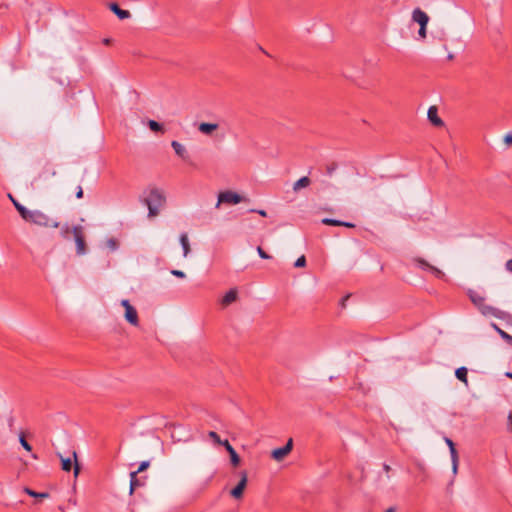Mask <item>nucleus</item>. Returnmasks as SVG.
Masks as SVG:
<instances>
[{"label":"nucleus","mask_w":512,"mask_h":512,"mask_svg":"<svg viewBox=\"0 0 512 512\" xmlns=\"http://www.w3.org/2000/svg\"><path fill=\"white\" fill-rule=\"evenodd\" d=\"M468 295L471 302L484 316H494L498 319L504 320L509 324H512V314L487 305L485 303V298L475 291L470 290Z\"/></svg>","instance_id":"nucleus-1"},{"label":"nucleus","mask_w":512,"mask_h":512,"mask_svg":"<svg viewBox=\"0 0 512 512\" xmlns=\"http://www.w3.org/2000/svg\"><path fill=\"white\" fill-rule=\"evenodd\" d=\"M143 202L148 207V216L155 217L159 214V208L165 204L166 198L160 189L153 187L148 190V195Z\"/></svg>","instance_id":"nucleus-2"},{"label":"nucleus","mask_w":512,"mask_h":512,"mask_svg":"<svg viewBox=\"0 0 512 512\" xmlns=\"http://www.w3.org/2000/svg\"><path fill=\"white\" fill-rule=\"evenodd\" d=\"M23 219L27 222L33 223L38 226L43 227H54L57 228L59 226L58 222L52 221L46 214L39 210H28V214L25 215Z\"/></svg>","instance_id":"nucleus-3"},{"label":"nucleus","mask_w":512,"mask_h":512,"mask_svg":"<svg viewBox=\"0 0 512 512\" xmlns=\"http://www.w3.org/2000/svg\"><path fill=\"white\" fill-rule=\"evenodd\" d=\"M242 201H245V198L242 197L240 194L231 190H226L219 193L216 208H218L220 204L236 205L241 203Z\"/></svg>","instance_id":"nucleus-4"},{"label":"nucleus","mask_w":512,"mask_h":512,"mask_svg":"<svg viewBox=\"0 0 512 512\" xmlns=\"http://www.w3.org/2000/svg\"><path fill=\"white\" fill-rule=\"evenodd\" d=\"M72 233L76 242L77 255H84L87 251L84 229L82 226L77 225L72 228Z\"/></svg>","instance_id":"nucleus-5"},{"label":"nucleus","mask_w":512,"mask_h":512,"mask_svg":"<svg viewBox=\"0 0 512 512\" xmlns=\"http://www.w3.org/2000/svg\"><path fill=\"white\" fill-rule=\"evenodd\" d=\"M121 305L125 308V319L128 323H130L133 326L139 325V318L137 310L134 306H132L127 299H123L121 301Z\"/></svg>","instance_id":"nucleus-6"},{"label":"nucleus","mask_w":512,"mask_h":512,"mask_svg":"<svg viewBox=\"0 0 512 512\" xmlns=\"http://www.w3.org/2000/svg\"><path fill=\"white\" fill-rule=\"evenodd\" d=\"M241 479L238 484L230 491V494L235 499H240L243 496V492L247 486L248 473L246 470L240 472Z\"/></svg>","instance_id":"nucleus-7"},{"label":"nucleus","mask_w":512,"mask_h":512,"mask_svg":"<svg viewBox=\"0 0 512 512\" xmlns=\"http://www.w3.org/2000/svg\"><path fill=\"white\" fill-rule=\"evenodd\" d=\"M292 448L293 439L289 438L283 447L274 449L271 453V456L276 461H282L292 451Z\"/></svg>","instance_id":"nucleus-8"},{"label":"nucleus","mask_w":512,"mask_h":512,"mask_svg":"<svg viewBox=\"0 0 512 512\" xmlns=\"http://www.w3.org/2000/svg\"><path fill=\"white\" fill-rule=\"evenodd\" d=\"M60 456V459H61V469L65 472H70L71 469L73 468L74 470V476L77 477L80 473V466L77 462V454L76 452L74 451L73 452V457L75 458V464L73 465L72 464V460L71 458H63L61 455Z\"/></svg>","instance_id":"nucleus-9"},{"label":"nucleus","mask_w":512,"mask_h":512,"mask_svg":"<svg viewBox=\"0 0 512 512\" xmlns=\"http://www.w3.org/2000/svg\"><path fill=\"white\" fill-rule=\"evenodd\" d=\"M428 120L435 127H443L444 122L438 115V108L436 106H430L427 112Z\"/></svg>","instance_id":"nucleus-10"},{"label":"nucleus","mask_w":512,"mask_h":512,"mask_svg":"<svg viewBox=\"0 0 512 512\" xmlns=\"http://www.w3.org/2000/svg\"><path fill=\"white\" fill-rule=\"evenodd\" d=\"M412 20L419 24V26H427L429 16L420 8H415L412 12Z\"/></svg>","instance_id":"nucleus-11"},{"label":"nucleus","mask_w":512,"mask_h":512,"mask_svg":"<svg viewBox=\"0 0 512 512\" xmlns=\"http://www.w3.org/2000/svg\"><path fill=\"white\" fill-rule=\"evenodd\" d=\"M223 446L225 447V449L227 450L228 454L230 455L231 464L234 467H237L240 464V461H241L239 455L237 454V452L235 451V449L232 447V445L229 443L228 440H224L223 441Z\"/></svg>","instance_id":"nucleus-12"},{"label":"nucleus","mask_w":512,"mask_h":512,"mask_svg":"<svg viewBox=\"0 0 512 512\" xmlns=\"http://www.w3.org/2000/svg\"><path fill=\"white\" fill-rule=\"evenodd\" d=\"M109 9L117 15V17L121 20H124V19H128L131 14L128 10H123L119 7V5L117 3H110L109 4Z\"/></svg>","instance_id":"nucleus-13"},{"label":"nucleus","mask_w":512,"mask_h":512,"mask_svg":"<svg viewBox=\"0 0 512 512\" xmlns=\"http://www.w3.org/2000/svg\"><path fill=\"white\" fill-rule=\"evenodd\" d=\"M171 146L174 149L175 153L179 157H181L183 160H187V158H188L187 151H186L185 147L181 143H179L178 141L174 140V141H172Z\"/></svg>","instance_id":"nucleus-14"},{"label":"nucleus","mask_w":512,"mask_h":512,"mask_svg":"<svg viewBox=\"0 0 512 512\" xmlns=\"http://www.w3.org/2000/svg\"><path fill=\"white\" fill-rule=\"evenodd\" d=\"M237 290L235 288L230 289L222 298V305L228 306L237 299Z\"/></svg>","instance_id":"nucleus-15"},{"label":"nucleus","mask_w":512,"mask_h":512,"mask_svg":"<svg viewBox=\"0 0 512 512\" xmlns=\"http://www.w3.org/2000/svg\"><path fill=\"white\" fill-rule=\"evenodd\" d=\"M8 198L13 202L16 210L19 212L20 216L22 218L26 217L25 215L28 214V209L23 206L22 204H20L13 196L11 193H8Z\"/></svg>","instance_id":"nucleus-16"},{"label":"nucleus","mask_w":512,"mask_h":512,"mask_svg":"<svg viewBox=\"0 0 512 512\" xmlns=\"http://www.w3.org/2000/svg\"><path fill=\"white\" fill-rule=\"evenodd\" d=\"M311 180L307 176L301 177L299 180H297L293 185V190L295 192L299 191L302 188H306L310 185Z\"/></svg>","instance_id":"nucleus-17"},{"label":"nucleus","mask_w":512,"mask_h":512,"mask_svg":"<svg viewBox=\"0 0 512 512\" xmlns=\"http://www.w3.org/2000/svg\"><path fill=\"white\" fill-rule=\"evenodd\" d=\"M23 491L30 497L39 498V499H46V498H49V496H50L48 492H36L29 487H24Z\"/></svg>","instance_id":"nucleus-18"},{"label":"nucleus","mask_w":512,"mask_h":512,"mask_svg":"<svg viewBox=\"0 0 512 512\" xmlns=\"http://www.w3.org/2000/svg\"><path fill=\"white\" fill-rule=\"evenodd\" d=\"M218 128V124L216 123H206L203 122L199 125V131L204 134H210Z\"/></svg>","instance_id":"nucleus-19"},{"label":"nucleus","mask_w":512,"mask_h":512,"mask_svg":"<svg viewBox=\"0 0 512 512\" xmlns=\"http://www.w3.org/2000/svg\"><path fill=\"white\" fill-rule=\"evenodd\" d=\"M491 326L504 341H506L508 344L512 346V336L510 334L499 328L498 325L495 323H492Z\"/></svg>","instance_id":"nucleus-20"},{"label":"nucleus","mask_w":512,"mask_h":512,"mask_svg":"<svg viewBox=\"0 0 512 512\" xmlns=\"http://www.w3.org/2000/svg\"><path fill=\"white\" fill-rule=\"evenodd\" d=\"M467 374L468 370L466 367L457 368L455 371L456 378L461 382L465 383L466 385L468 384Z\"/></svg>","instance_id":"nucleus-21"},{"label":"nucleus","mask_w":512,"mask_h":512,"mask_svg":"<svg viewBox=\"0 0 512 512\" xmlns=\"http://www.w3.org/2000/svg\"><path fill=\"white\" fill-rule=\"evenodd\" d=\"M180 243L183 248V255H184V257H186L190 252V244H189L188 236L186 233H182L180 235Z\"/></svg>","instance_id":"nucleus-22"},{"label":"nucleus","mask_w":512,"mask_h":512,"mask_svg":"<svg viewBox=\"0 0 512 512\" xmlns=\"http://www.w3.org/2000/svg\"><path fill=\"white\" fill-rule=\"evenodd\" d=\"M137 472H131L130 473V493L132 494L134 492V490L141 486V482L139 481L138 477H137Z\"/></svg>","instance_id":"nucleus-23"},{"label":"nucleus","mask_w":512,"mask_h":512,"mask_svg":"<svg viewBox=\"0 0 512 512\" xmlns=\"http://www.w3.org/2000/svg\"><path fill=\"white\" fill-rule=\"evenodd\" d=\"M450 455H451V460H452V469H453V472L456 473L457 468H458V463H459V457H458V452H457L455 446L450 449Z\"/></svg>","instance_id":"nucleus-24"},{"label":"nucleus","mask_w":512,"mask_h":512,"mask_svg":"<svg viewBox=\"0 0 512 512\" xmlns=\"http://www.w3.org/2000/svg\"><path fill=\"white\" fill-rule=\"evenodd\" d=\"M413 262L422 270H427L428 271L429 268L432 266L424 258H421V257L414 258Z\"/></svg>","instance_id":"nucleus-25"},{"label":"nucleus","mask_w":512,"mask_h":512,"mask_svg":"<svg viewBox=\"0 0 512 512\" xmlns=\"http://www.w3.org/2000/svg\"><path fill=\"white\" fill-rule=\"evenodd\" d=\"M148 126L153 132H161L164 133L163 125L155 120H149Z\"/></svg>","instance_id":"nucleus-26"},{"label":"nucleus","mask_w":512,"mask_h":512,"mask_svg":"<svg viewBox=\"0 0 512 512\" xmlns=\"http://www.w3.org/2000/svg\"><path fill=\"white\" fill-rule=\"evenodd\" d=\"M19 442L21 444V446L28 452H31L32 451V446L27 442V440L25 439V434L23 431H21L19 433Z\"/></svg>","instance_id":"nucleus-27"},{"label":"nucleus","mask_w":512,"mask_h":512,"mask_svg":"<svg viewBox=\"0 0 512 512\" xmlns=\"http://www.w3.org/2000/svg\"><path fill=\"white\" fill-rule=\"evenodd\" d=\"M321 222L327 226H340L342 224L341 220L332 219V218H324V219H322Z\"/></svg>","instance_id":"nucleus-28"},{"label":"nucleus","mask_w":512,"mask_h":512,"mask_svg":"<svg viewBox=\"0 0 512 512\" xmlns=\"http://www.w3.org/2000/svg\"><path fill=\"white\" fill-rule=\"evenodd\" d=\"M428 271L438 279H443L445 277V274L440 269L433 265L429 268Z\"/></svg>","instance_id":"nucleus-29"},{"label":"nucleus","mask_w":512,"mask_h":512,"mask_svg":"<svg viewBox=\"0 0 512 512\" xmlns=\"http://www.w3.org/2000/svg\"><path fill=\"white\" fill-rule=\"evenodd\" d=\"M296 268H302L306 266V258L304 255L300 256L294 263Z\"/></svg>","instance_id":"nucleus-30"},{"label":"nucleus","mask_w":512,"mask_h":512,"mask_svg":"<svg viewBox=\"0 0 512 512\" xmlns=\"http://www.w3.org/2000/svg\"><path fill=\"white\" fill-rule=\"evenodd\" d=\"M107 246L111 249V250H116L119 246V243L118 241L115 239V238H110L107 240Z\"/></svg>","instance_id":"nucleus-31"},{"label":"nucleus","mask_w":512,"mask_h":512,"mask_svg":"<svg viewBox=\"0 0 512 512\" xmlns=\"http://www.w3.org/2000/svg\"><path fill=\"white\" fill-rule=\"evenodd\" d=\"M43 174H48V175H50V176H55V175H56V171H55V169H54L53 167H51L50 165H48V166H46V167L44 168L43 173L39 175V178H41Z\"/></svg>","instance_id":"nucleus-32"},{"label":"nucleus","mask_w":512,"mask_h":512,"mask_svg":"<svg viewBox=\"0 0 512 512\" xmlns=\"http://www.w3.org/2000/svg\"><path fill=\"white\" fill-rule=\"evenodd\" d=\"M208 435L215 443L223 445V441H221L219 435L215 431H210Z\"/></svg>","instance_id":"nucleus-33"},{"label":"nucleus","mask_w":512,"mask_h":512,"mask_svg":"<svg viewBox=\"0 0 512 512\" xmlns=\"http://www.w3.org/2000/svg\"><path fill=\"white\" fill-rule=\"evenodd\" d=\"M150 466L149 461H142L138 467V469L135 471L138 473L145 471Z\"/></svg>","instance_id":"nucleus-34"},{"label":"nucleus","mask_w":512,"mask_h":512,"mask_svg":"<svg viewBox=\"0 0 512 512\" xmlns=\"http://www.w3.org/2000/svg\"><path fill=\"white\" fill-rule=\"evenodd\" d=\"M257 252H258V255L262 258V259H270L271 256L269 254H267L263 249L262 247L258 246L257 247Z\"/></svg>","instance_id":"nucleus-35"},{"label":"nucleus","mask_w":512,"mask_h":512,"mask_svg":"<svg viewBox=\"0 0 512 512\" xmlns=\"http://www.w3.org/2000/svg\"><path fill=\"white\" fill-rule=\"evenodd\" d=\"M337 168V164L332 163L326 167L327 174L331 175Z\"/></svg>","instance_id":"nucleus-36"},{"label":"nucleus","mask_w":512,"mask_h":512,"mask_svg":"<svg viewBox=\"0 0 512 512\" xmlns=\"http://www.w3.org/2000/svg\"><path fill=\"white\" fill-rule=\"evenodd\" d=\"M171 274L178 277V278H185V273L181 270H172Z\"/></svg>","instance_id":"nucleus-37"},{"label":"nucleus","mask_w":512,"mask_h":512,"mask_svg":"<svg viewBox=\"0 0 512 512\" xmlns=\"http://www.w3.org/2000/svg\"><path fill=\"white\" fill-rule=\"evenodd\" d=\"M426 27L427 26H421L418 31L419 36L423 39L426 38Z\"/></svg>","instance_id":"nucleus-38"},{"label":"nucleus","mask_w":512,"mask_h":512,"mask_svg":"<svg viewBox=\"0 0 512 512\" xmlns=\"http://www.w3.org/2000/svg\"><path fill=\"white\" fill-rule=\"evenodd\" d=\"M250 212H256L258 213L259 215H261L262 217H266L267 216V213L265 210H262V209H259V210H256V209H251Z\"/></svg>","instance_id":"nucleus-39"},{"label":"nucleus","mask_w":512,"mask_h":512,"mask_svg":"<svg viewBox=\"0 0 512 512\" xmlns=\"http://www.w3.org/2000/svg\"><path fill=\"white\" fill-rule=\"evenodd\" d=\"M76 197H77L78 199L83 198V189H82V187H81V186H78V187H77Z\"/></svg>","instance_id":"nucleus-40"},{"label":"nucleus","mask_w":512,"mask_h":512,"mask_svg":"<svg viewBox=\"0 0 512 512\" xmlns=\"http://www.w3.org/2000/svg\"><path fill=\"white\" fill-rule=\"evenodd\" d=\"M445 442H446L447 446L449 447V450H450L452 447H454V446H455L454 442H453L450 438H448V437H445Z\"/></svg>","instance_id":"nucleus-41"},{"label":"nucleus","mask_w":512,"mask_h":512,"mask_svg":"<svg viewBox=\"0 0 512 512\" xmlns=\"http://www.w3.org/2000/svg\"><path fill=\"white\" fill-rule=\"evenodd\" d=\"M340 226L347 227V228H354L355 224H353L351 222L342 221V224Z\"/></svg>","instance_id":"nucleus-42"},{"label":"nucleus","mask_w":512,"mask_h":512,"mask_svg":"<svg viewBox=\"0 0 512 512\" xmlns=\"http://www.w3.org/2000/svg\"><path fill=\"white\" fill-rule=\"evenodd\" d=\"M508 429L512 432V412L508 415Z\"/></svg>","instance_id":"nucleus-43"},{"label":"nucleus","mask_w":512,"mask_h":512,"mask_svg":"<svg viewBox=\"0 0 512 512\" xmlns=\"http://www.w3.org/2000/svg\"><path fill=\"white\" fill-rule=\"evenodd\" d=\"M349 297H350V294H348V295L344 296V297L341 299L340 304H341V306H342L343 308L346 306V301L349 299Z\"/></svg>","instance_id":"nucleus-44"},{"label":"nucleus","mask_w":512,"mask_h":512,"mask_svg":"<svg viewBox=\"0 0 512 512\" xmlns=\"http://www.w3.org/2000/svg\"><path fill=\"white\" fill-rule=\"evenodd\" d=\"M72 232V229H70V227L68 225H65L63 228H62V233L66 236L69 232Z\"/></svg>","instance_id":"nucleus-45"},{"label":"nucleus","mask_w":512,"mask_h":512,"mask_svg":"<svg viewBox=\"0 0 512 512\" xmlns=\"http://www.w3.org/2000/svg\"><path fill=\"white\" fill-rule=\"evenodd\" d=\"M8 426H9V428H10V430H11V431H13V430H14V429H13V426H14V419H13V417H10V418L8 419Z\"/></svg>","instance_id":"nucleus-46"},{"label":"nucleus","mask_w":512,"mask_h":512,"mask_svg":"<svg viewBox=\"0 0 512 512\" xmlns=\"http://www.w3.org/2000/svg\"><path fill=\"white\" fill-rule=\"evenodd\" d=\"M506 269L512 273V259L506 262Z\"/></svg>","instance_id":"nucleus-47"},{"label":"nucleus","mask_w":512,"mask_h":512,"mask_svg":"<svg viewBox=\"0 0 512 512\" xmlns=\"http://www.w3.org/2000/svg\"><path fill=\"white\" fill-rule=\"evenodd\" d=\"M505 142H506L507 144H512V134H507V135L505 136Z\"/></svg>","instance_id":"nucleus-48"},{"label":"nucleus","mask_w":512,"mask_h":512,"mask_svg":"<svg viewBox=\"0 0 512 512\" xmlns=\"http://www.w3.org/2000/svg\"><path fill=\"white\" fill-rule=\"evenodd\" d=\"M383 469H384V471H385L386 473H389V472H390V470H391V467H390L388 464H384V465H383Z\"/></svg>","instance_id":"nucleus-49"},{"label":"nucleus","mask_w":512,"mask_h":512,"mask_svg":"<svg viewBox=\"0 0 512 512\" xmlns=\"http://www.w3.org/2000/svg\"><path fill=\"white\" fill-rule=\"evenodd\" d=\"M385 512H396L394 507H389Z\"/></svg>","instance_id":"nucleus-50"},{"label":"nucleus","mask_w":512,"mask_h":512,"mask_svg":"<svg viewBox=\"0 0 512 512\" xmlns=\"http://www.w3.org/2000/svg\"><path fill=\"white\" fill-rule=\"evenodd\" d=\"M505 376L512 379V372H506L505 373Z\"/></svg>","instance_id":"nucleus-51"},{"label":"nucleus","mask_w":512,"mask_h":512,"mask_svg":"<svg viewBox=\"0 0 512 512\" xmlns=\"http://www.w3.org/2000/svg\"><path fill=\"white\" fill-rule=\"evenodd\" d=\"M32 458L33 459H38V455L37 454H32Z\"/></svg>","instance_id":"nucleus-52"},{"label":"nucleus","mask_w":512,"mask_h":512,"mask_svg":"<svg viewBox=\"0 0 512 512\" xmlns=\"http://www.w3.org/2000/svg\"><path fill=\"white\" fill-rule=\"evenodd\" d=\"M104 43H105V44H108V43H109V39H105V40H104Z\"/></svg>","instance_id":"nucleus-53"}]
</instances>
